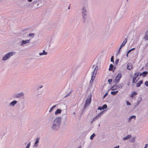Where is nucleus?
<instances>
[{
  "label": "nucleus",
  "instance_id": "1",
  "mask_svg": "<svg viewBox=\"0 0 148 148\" xmlns=\"http://www.w3.org/2000/svg\"><path fill=\"white\" fill-rule=\"evenodd\" d=\"M82 16L83 18V22L85 23L86 19L87 17V12L86 8L85 7H82L81 10Z\"/></svg>",
  "mask_w": 148,
  "mask_h": 148
},
{
  "label": "nucleus",
  "instance_id": "2",
  "mask_svg": "<svg viewBox=\"0 0 148 148\" xmlns=\"http://www.w3.org/2000/svg\"><path fill=\"white\" fill-rule=\"evenodd\" d=\"M122 77V74L120 73H118L116 76L115 79L114 80L112 83L117 84L119 83Z\"/></svg>",
  "mask_w": 148,
  "mask_h": 148
},
{
  "label": "nucleus",
  "instance_id": "3",
  "mask_svg": "<svg viewBox=\"0 0 148 148\" xmlns=\"http://www.w3.org/2000/svg\"><path fill=\"white\" fill-rule=\"evenodd\" d=\"M124 85V84L123 83H121L119 85H116V84H114V85L111 87L110 88V90H114L117 89L119 88H121L123 87Z\"/></svg>",
  "mask_w": 148,
  "mask_h": 148
},
{
  "label": "nucleus",
  "instance_id": "4",
  "mask_svg": "<svg viewBox=\"0 0 148 148\" xmlns=\"http://www.w3.org/2000/svg\"><path fill=\"white\" fill-rule=\"evenodd\" d=\"M91 95H90V97L88 99H87L86 100V102L85 103L84 108H86L88 105H89L91 103L92 98Z\"/></svg>",
  "mask_w": 148,
  "mask_h": 148
},
{
  "label": "nucleus",
  "instance_id": "5",
  "mask_svg": "<svg viewBox=\"0 0 148 148\" xmlns=\"http://www.w3.org/2000/svg\"><path fill=\"white\" fill-rule=\"evenodd\" d=\"M14 52L9 53L6 54L3 57L2 60H6L8 59L10 56H12L15 54Z\"/></svg>",
  "mask_w": 148,
  "mask_h": 148
},
{
  "label": "nucleus",
  "instance_id": "6",
  "mask_svg": "<svg viewBox=\"0 0 148 148\" xmlns=\"http://www.w3.org/2000/svg\"><path fill=\"white\" fill-rule=\"evenodd\" d=\"M138 74H137L136 73H134L133 76L132 77V82L133 83H136L139 79V78L136 79L138 77Z\"/></svg>",
  "mask_w": 148,
  "mask_h": 148
},
{
  "label": "nucleus",
  "instance_id": "7",
  "mask_svg": "<svg viewBox=\"0 0 148 148\" xmlns=\"http://www.w3.org/2000/svg\"><path fill=\"white\" fill-rule=\"evenodd\" d=\"M127 38H125V40L123 41V42L122 43L121 45L120 46V47L119 48V50L118 51V53L120 54L121 53H120V51L122 48L124 46L125 44L127 42Z\"/></svg>",
  "mask_w": 148,
  "mask_h": 148
},
{
  "label": "nucleus",
  "instance_id": "8",
  "mask_svg": "<svg viewBox=\"0 0 148 148\" xmlns=\"http://www.w3.org/2000/svg\"><path fill=\"white\" fill-rule=\"evenodd\" d=\"M116 69V67L114 66L112 64H110L109 66V70L110 71H112L113 72H114Z\"/></svg>",
  "mask_w": 148,
  "mask_h": 148
},
{
  "label": "nucleus",
  "instance_id": "9",
  "mask_svg": "<svg viewBox=\"0 0 148 148\" xmlns=\"http://www.w3.org/2000/svg\"><path fill=\"white\" fill-rule=\"evenodd\" d=\"M106 110L103 111L101 112L100 113H99L98 115H96L95 118H96V119L97 120L98 119H99V116L103 114L105 112Z\"/></svg>",
  "mask_w": 148,
  "mask_h": 148
},
{
  "label": "nucleus",
  "instance_id": "10",
  "mask_svg": "<svg viewBox=\"0 0 148 148\" xmlns=\"http://www.w3.org/2000/svg\"><path fill=\"white\" fill-rule=\"evenodd\" d=\"M106 110L103 111L101 112L100 113H99L98 115H96L95 118H96V119L97 120L98 119H99V116L103 114L105 112Z\"/></svg>",
  "mask_w": 148,
  "mask_h": 148
},
{
  "label": "nucleus",
  "instance_id": "11",
  "mask_svg": "<svg viewBox=\"0 0 148 148\" xmlns=\"http://www.w3.org/2000/svg\"><path fill=\"white\" fill-rule=\"evenodd\" d=\"M143 83V80H141L138 82L136 84V86L137 87H138L140 86V85Z\"/></svg>",
  "mask_w": 148,
  "mask_h": 148
},
{
  "label": "nucleus",
  "instance_id": "12",
  "mask_svg": "<svg viewBox=\"0 0 148 148\" xmlns=\"http://www.w3.org/2000/svg\"><path fill=\"white\" fill-rule=\"evenodd\" d=\"M136 116L135 115H132L130 117L128 118V121L129 122H130L131 120L134 119V120L136 119Z\"/></svg>",
  "mask_w": 148,
  "mask_h": 148
},
{
  "label": "nucleus",
  "instance_id": "13",
  "mask_svg": "<svg viewBox=\"0 0 148 148\" xmlns=\"http://www.w3.org/2000/svg\"><path fill=\"white\" fill-rule=\"evenodd\" d=\"M138 94L135 91H134L132 93L130 97L132 98H133L135 95H136Z\"/></svg>",
  "mask_w": 148,
  "mask_h": 148
},
{
  "label": "nucleus",
  "instance_id": "14",
  "mask_svg": "<svg viewBox=\"0 0 148 148\" xmlns=\"http://www.w3.org/2000/svg\"><path fill=\"white\" fill-rule=\"evenodd\" d=\"M142 76L144 77H145L148 74V72L147 71H144L142 73Z\"/></svg>",
  "mask_w": 148,
  "mask_h": 148
},
{
  "label": "nucleus",
  "instance_id": "15",
  "mask_svg": "<svg viewBox=\"0 0 148 148\" xmlns=\"http://www.w3.org/2000/svg\"><path fill=\"white\" fill-rule=\"evenodd\" d=\"M129 64L128 63V64H127V69L128 70H131V69H132V65H129Z\"/></svg>",
  "mask_w": 148,
  "mask_h": 148
},
{
  "label": "nucleus",
  "instance_id": "16",
  "mask_svg": "<svg viewBox=\"0 0 148 148\" xmlns=\"http://www.w3.org/2000/svg\"><path fill=\"white\" fill-rule=\"evenodd\" d=\"M131 135H128L126 137H124L123 138V140H126L128 139H129L130 138H131Z\"/></svg>",
  "mask_w": 148,
  "mask_h": 148
},
{
  "label": "nucleus",
  "instance_id": "17",
  "mask_svg": "<svg viewBox=\"0 0 148 148\" xmlns=\"http://www.w3.org/2000/svg\"><path fill=\"white\" fill-rule=\"evenodd\" d=\"M29 42V40H23L22 42V45L25 44L27 43H28Z\"/></svg>",
  "mask_w": 148,
  "mask_h": 148
},
{
  "label": "nucleus",
  "instance_id": "18",
  "mask_svg": "<svg viewBox=\"0 0 148 148\" xmlns=\"http://www.w3.org/2000/svg\"><path fill=\"white\" fill-rule=\"evenodd\" d=\"M61 112V110L60 109H58L55 112V114H60Z\"/></svg>",
  "mask_w": 148,
  "mask_h": 148
},
{
  "label": "nucleus",
  "instance_id": "19",
  "mask_svg": "<svg viewBox=\"0 0 148 148\" xmlns=\"http://www.w3.org/2000/svg\"><path fill=\"white\" fill-rule=\"evenodd\" d=\"M47 53L44 50H43V52L40 53H39V55L40 56H42L43 55H47Z\"/></svg>",
  "mask_w": 148,
  "mask_h": 148
},
{
  "label": "nucleus",
  "instance_id": "20",
  "mask_svg": "<svg viewBox=\"0 0 148 148\" xmlns=\"http://www.w3.org/2000/svg\"><path fill=\"white\" fill-rule=\"evenodd\" d=\"M17 103L16 101H14L10 103V105L12 106H14Z\"/></svg>",
  "mask_w": 148,
  "mask_h": 148
},
{
  "label": "nucleus",
  "instance_id": "21",
  "mask_svg": "<svg viewBox=\"0 0 148 148\" xmlns=\"http://www.w3.org/2000/svg\"><path fill=\"white\" fill-rule=\"evenodd\" d=\"M96 136L95 134V133H93L90 136V139L91 140H92L94 138L95 136Z\"/></svg>",
  "mask_w": 148,
  "mask_h": 148
},
{
  "label": "nucleus",
  "instance_id": "22",
  "mask_svg": "<svg viewBox=\"0 0 148 148\" xmlns=\"http://www.w3.org/2000/svg\"><path fill=\"white\" fill-rule=\"evenodd\" d=\"M102 108L103 110L106 109L107 108V106L106 104L103 105L102 106Z\"/></svg>",
  "mask_w": 148,
  "mask_h": 148
},
{
  "label": "nucleus",
  "instance_id": "23",
  "mask_svg": "<svg viewBox=\"0 0 148 148\" xmlns=\"http://www.w3.org/2000/svg\"><path fill=\"white\" fill-rule=\"evenodd\" d=\"M144 38L145 39V40H148V35H147L146 33L145 34Z\"/></svg>",
  "mask_w": 148,
  "mask_h": 148
},
{
  "label": "nucleus",
  "instance_id": "24",
  "mask_svg": "<svg viewBox=\"0 0 148 148\" xmlns=\"http://www.w3.org/2000/svg\"><path fill=\"white\" fill-rule=\"evenodd\" d=\"M97 72V70L96 71L95 70H94L92 73V74H93V75H96Z\"/></svg>",
  "mask_w": 148,
  "mask_h": 148
},
{
  "label": "nucleus",
  "instance_id": "25",
  "mask_svg": "<svg viewBox=\"0 0 148 148\" xmlns=\"http://www.w3.org/2000/svg\"><path fill=\"white\" fill-rule=\"evenodd\" d=\"M56 106V105H55V106H53L52 107H51V108H50L49 111V112H51L53 110V108H55V107Z\"/></svg>",
  "mask_w": 148,
  "mask_h": 148
},
{
  "label": "nucleus",
  "instance_id": "26",
  "mask_svg": "<svg viewBox=\"0 0 148 148\" xmlns=\"http://www.w3.org/2000/svg\"><path fill=\"white\" fill-rule=\"evenodd\" d=\"M111 62H112L113 63H114V56H112L111 58L110 59Z\"/></svg>",
  "mask_w": 148,
  "mask_h": 148
},
{
  "label": "nucleus",
  "instance_id": "27",
  "mask_svg": "<svg viewBox=\"0 0 148 148\" xmlns=\"http://www.w3.org/2000/svg\"><path fill=\"white\" fill-rule=\"evenodd\" d=\"M39 138H37L36 140V142L35 143V145H36L37 143H39Z\"/></svg>",
  "mask_w": 148,
  "mask_h": 148
},
{
  "label": "nucleus",
  "instance_id": "28",
  "mask_svg": "<svg viewBox=\"0 0 148 148\" xmlns=\"http://www.w3.org/2000/svg\"><path fill=\"white\" fill-rule=\"evenodd\" d=\"M97 120L96 119V118L94 117V118L92 119V121H91V123H92L94 121H96Z\"/></svg>",
  "mask_w": 148,
  "mask_h": 148
},
{
  "label": "nucleus",
  "instance_id": "29",
  "mask_svg": "<svg viewBox=\"0 0 148 148\" xmlns=\"http://www.w3.org/2000/svg\"><path fill=\"white\" fill-rule=\"evenodd\" d=\"M112 81V79H109L108 80V82L109 83V84H110Z\"/></svg>",
  "mask_w": 148,
  "mask_h": 148
},
{
  "label": "nucleus",
  "instance_id": "30",
  "mask_svg": "<svg viewBox=\"0 0 148 148\" xmlns=\"http://www.w3.org/2000/svg\"><path fill=\"white\" fill-rule=\"evenodd\" d=\"M111 94L113 95H116L115 91H112L111 92Z\"/></svg>",
  "mask_w": 148,
  "mask_h": 148
},
{
  "label": "nucleus",
  "instance_id": "31",
  "mask_svg": "<svg viewBox=\"0 0 148 148\" xmlns=\"http://www.w3.org/2000/svg\"><path fill=\"white\" fill-rule=\"evenodd\" d=\"M131 142L132 143H134L135 142V137H132V138L131 140Z\"/></svg>",
  "mask_w": 148,
  "mask_h": 148
},
{
  "label": "nucleus",
  "instance_id": "32",
  "mask_svg": "<svg viewBox=\"0 0 148 148\" xmlns=\"http://www.w3.org/2000/svg\"><path fill=\"white\" fill-rule=\"evenodd\" d=\"M135 73H137V74H138V76L139 75L140 76H142V73H140V72H136Z\"/></svg>",
  "mask_w": 148,
  "mask_h": 148
},
{
  "label": "nucleus",
  "instance_id": "33",
  "mask_svg": "<svg viewBox=\"0 0 148 148\" xmlns=\"http://www.w3.org/2000/svg\"><path fill=\"white\" fill-rule=\"evenodd\" d=\"M135 49V48H132L131 49L129 50L128 51L130 53L132 51L134 50Z\"/></svg>",
  "mask_w": 148,
  "mask_h": 148
},
{
  "label": "nucleus",
  "instance_id": "34",
  "mask_svg": "<svg viewBox=\"0 0 148 148\" xmlns=\"http://www.w3.org/2000/svg\"><path fill=\"white\" fill-rule=\"evenodd\" d=\"M119 59H116L115 61V64H118L119 62Z\"/></svg>",
  "mask_w": 148,
  "mask_h": 148
},
{
  "label": "nucleus",
  "instance_id": "35",
  "mask_svg": "<svg viewBox=\"0 0 148 148\" xmlns=\"http://www.w3.org/2000/svg\"><path fill=\"white\" fill-rule=\"evenodd\" d=\"M97 110H103V109L102 108V106H99L97 108Z\"/></svg>",
  "mask_w": 148,
  "mask_h": 148
},
{
  "label": "nucleus",
  "instance_id": "36",
  "mask_svg": "<svg viewBox=\"0 0 148 148\" xmlns=\"http://www.w3.org/2000/svg\"><path fill=\"white\" fill-rule=\"evenodd\" d=\"M108 95V92H106L103 96V98H105L106 96H107Z\"/></svg>",
  "mask_w": 148,
  "mask_h": 148
},
{
  "label": "nucleus",
  "instance_id": "37",
  "mask_svg": "<svg viewBox=\"0 0 148 148\" xmlns=\"http://www.w3.org/2000/svg\"><path fill=\"white\" fill-rule=\"evenodd\" d=\"M58 119H56L54 120V122H57L58 123V125L59 124V121H58Z\"/></svg>",
  "mask_w": 148,
  "mask_h": 148
},
{
  "label": "nucleus",
  "instance_id": "38",
  "mask_svg": "<svg viewBox=\"0 0 148 148\" xmlns=\"http://www.w3.org/2000/svg\"><path fill=\"white\" fill-rule=\"evenodd\" d=\"M30 142H29V143L27 147H26V148H29V147L30 146Z\"/></svg>",
  "mask_w": 148,
  "mask_h": 148
},
{
  "label": "nucleus",
  "instance_id": "39",
  "mask_svg": "<svg viewBox=\"0 0 148 148\" xmlns=\"http://www.w3.org/2000/svg\"><path fill=\"white\" fill-rule=\"evenodd\" d=\"M145 84L146 86L148 87V82L147 81L145 82Z\"/></svg>",
  "mask_w": 148,
  "mask_h": 148
},
{
  "label": "nucleus",
  "instance_id": "40",
  "mask_svg": "<svg viewBox=\"0 0 148 148\" xmlns=\"http://www.w3.org/2000/svg\"><path fill=\"white\" fill-rule=\"evenodd\" d=\"M126 104L127 105H131V103L128 101L126 102Z\"/></svg>",
  "mask_w": 148,
  "mask_h": 148
},
{
  "label": "nucleus",
  "instance_id": "41",
  "mask_svg": "<svg viewBox=\"0 0 148 148\" xmlns=\"http://www.w3.org/2000/svg\"><path fill=\"white\" fill-rule=\"evenodd\" d=\"M140 101H139L138 100L137 101V103H136V105L137 106H138L139 104L140 103Z\"/></svg>",
  "mask_w": 148,
  "mask_h": 148
},
{
  "label": "nucleus",
  "instance_id": "42",
  "mask_svg": "<svg viewBox=\"0 0 148 148\" xmlns=\"http://www.w3.org/2000/svg\"><path fill=\"white\" fill-rule=\"evenodd\" d=\"M92 76L91 78L92 79V77H93V78H94V79H95V77L96 75H93V74H92Z\"/></svg>",
  "mask_w": 148,
  "mask_h": 148
},
{
  "label": "nucleus",
  "instance_id": "43",
  "mask_svg": "<svg viewBox=\"0 0 148 148\" xmlns=\"http://www.w3.org/2000/svg\"><path fill=\"white\" fill-rule=\"evenodd\" d=\"M138 100L139 101H140L141 102V101L142 100V98L141 97H139L138 98Z\"/></svg>",
  "mask_w": 148,
  "mask_h": 148
},
{
  "label": "nucleus",
  "instance_id": "44",
  "mask_svg": "<svg viewBox=\"0 0 148 148\" xmlns=\"http://www.w3.org/2000/svg\"><path fill=\"white\" fill-rule=\"evenodd\" d=\"M94 80V78H93V79H92V78H91V80L90 81V83H92L93 82V81Z\"/></svg>",
  "mask_w": 148,
  "mask_h": 148
},
{
  "label": "nucleus",
  "instance_id": "45",
  "mask_svg": "<svg viewBox=\"0 0 148 148\" xmlns=\"http://www.w3.org/2000/svg\"><path fill=\"white\" fill-rule=\"evenodd\" d=\"M34 33H30L29 34V35L30 36H34Z\"/></svg>",
  "mask_w": 148,
  "mask_h": 148
},
{
  "label": "nucleus",
  "instance_id": "46",
  "mask_svg": "<svg viewBox=\"0 0 148 148\" xmlns=\"http://www.w3.org/2000/svg\"><path fill=\"white\" fill-rule=\"evenodd\" d=\"M98 69V66H96V67H95V68L94 69V70H96L97 71V69Z\"/></svg>",
  "mask_w": 148,
  "mask_h": 148
},
{
  "label": "nucleus",
  "instance_id": "47",
  "mask_svg": "<svg viewBox=\"0 0 148 148\" xmlns=\"http://www.w3.org/2000/svg\"><path fill=\"white\" fill-rule=\"evenodd\" d=\"M148 144H146L145 145V147H144V148H147V147H148Z\"/></svg>",
  "mask_w": 148,
  "mask_h": 148
},
{
  "label": "nucleus",
  "instance_id": "48",
  "mask_svg": "<svg viewBox=\"0 0 148 148\" xmlns=\"http://www.w3.org/2000/svg\"><path fill=\"white\" fill-rule=\"evenodd\" d=\"M56 125L55 124H53V126H52V128L53 129H54L55 128H54V127Z\"/></svg>",
  "mask_w": 148,
  "mask_h": 148
},
{
  "label": "nucleus",
  "instance_id": "49",
  "mask_svg": "<svg viewBox=\"0 0 148 148\" xmlns=\"http://www.w3.org/2000/svg\"><path fill=\"white\" fill-rule=\"evenodd\" d=\"M129 53H130L128 51H127V53H126V55L127 57H128V55Z\"/></svg>",
  "mask_w": 148,
  "mask_h": 148
},
{
  "label": "nucleus",
  "instance_id": "50",
  "mask_svg": "<svg viewBox=\"0 0 148 148\" xmlns=\"http://www.w3.org/2000/svg\"><path fill=\"white\" fill-rule=\"evenodd\" d=\"M119 145L114 147V148H119Z\"/></svg>",
  "mask_w": 148,
  "mask_h": 148
},
{
  "label": "nucleus",
  "instance_id": "51",
  "mask_svg": "<svg viewBox=\"0 0 148 148\" xmlns=\"http://www.w3.org/2000/svg\"><path fill=\"white\" fill-rule=\"evenodd\" d=\"M115 91V92L116 95L117 94L118 92V90H116Z\"/></svg>",
  "mask_w": 148,
  "mask_h": 148
},
{
  "label": "nucleus",
  "instance_id": "52",
  "mask_svg": "<svg viewBox=\"0 0 148 148\" xmlns=\"http://www.w3.org/2000/svg\"><path fill=\"white\" fill-rule=\"evenodd\" d=\"M77 148H82V146L81 145H80L79 147H78Z\"/></svg>",
  "mask_w": 148,
  "mask_h": 148
},
{
  "label": "nucleus",
  "instance_id": "53",
  "mask_svg": "<svg viewBox=\"0 0 148 148\" xmlns=\"http://www.w3.org/2000/svg\"><path fill=\"white\" fill-rule=\"evenodd\" d=\"M32 0H28V1L29 2H31Z\"/></svg>",
  "mask_w": 148,
  "mask_h": 148
},
{
  "label": "nucleus",
  "instance_id": "54",
  "mask_svg": "<svg viewBox=\"0 0 148 148\" xmlns=\"http://www.w3.org/2000/svg\"><path fill=\"white\" fill-rule=\"evenodd\" d=\"M23 95V94H22L21 93V94H19V95L18 97H19L20 96V95Z\"/></svg>",
  "mask_w": 148,
  "mask_h": 148
},
{
  "label": "nucleus",
  "instance_id": "55",
  "mask_svg": "<svg viewBox=\"0 0 148 148\" xmlns=\"http://www.w3.org/2000/svg\"><path fill=\"white\" fill-rule=\"evenodd\" d=\"M95 66V65H93L92 66V68H93Z\"/></svg>",
  "mask_w": 148,
  "mask_h": 148
},
{
  "label": "nucleus",
  "instance_id": "56",
  "mask_svg": "<svg viewBox=\"0 0 148 148\" xmlns=\"http://www.w3.org/2000/svg\"><path fill=\"white\" fill-rule=\"evenodd\" d=\"M147 65L148 66V62L147 63Z\"/></svg>",
  "mask_w": 148,
  "mask_h": 148
},
{
  "label": "nucleus",
  "instance_id": "57",
  "mask_svg": "<svg viewBox=\"0 0 148 148\" xmlns=\"http://www.w3.org/2000/svg\"><path fill=\"white\" fill-rule=\"evenodd\" d=\"M68 9H70V6H69V7H68Z\"/></svg>",
  "mask_w": 148,
  "mask_h": 148
},
{
  "label": "nucleus",
  "instance_id": "58",
  "mask_svg": "<svg viewBox=\"0 0 148 148\" xmlns=\"http://www.w3.org/2000/svg\"><path fill=\"white\" fill-rule=\"evenodd\" d=\"M100 124H99V126H100Z\"/></svg>",
  "mask_w": 148,
  "mask_h": 148
},
{
  "label": "nucleus",
  "instance_id": "59",
  "mask_svg": "<svg viewBox=\"0 0 148 148\" xmlns=\"http://www.w3.org/2000/svg\"><path fill=\"white\" fill-rule=\"evenodd\" d=\"M42 86H41V87H40V88H42Z\"/></svg>",
  "mask_w": 148,
  "mask_h": 148
},
{
  "label": "nucleus",
  "instance_id": "60",
  "mask_svg": "<svg viewBox=\"0 0 148 148\" xmlns=\"http://www.w3.org/2000/svg\"><path fill=\"white\" fill-rule=\"evenodd\" d=\"M67 95H66V96H65V97H67Z\"/></svg>",
  "mask_w": 148,
  "mask_h": 148
},
{
  "label": "nucleus",
  "instance_id": "61",
  "mask_svg": "<svg viewBox=\"0 0 148 148\" xmlns=\"http://www.w3.org/2000/svg\"><path fill=\"white\" fill-rule=\"evenodd\" d=\"M128 0H126V1H128Z\"/></svg>",
  "mask_w": 148,
  "mask_h": 148
},
{
  "label": "nucleus",
  "instance_id": "62",
  "mask_svg": "<svg viewBox=\"0 0 148 148\" xmlns=\"http://www.w3.org/2000/svg\"><path fill=\"white\" fill-rule=\"evenodd\" d=\"M147 32H148V31H147Z\"/></svg>",
  "mask_w": 148,
  "mask_h": 148
}]
</instances>
